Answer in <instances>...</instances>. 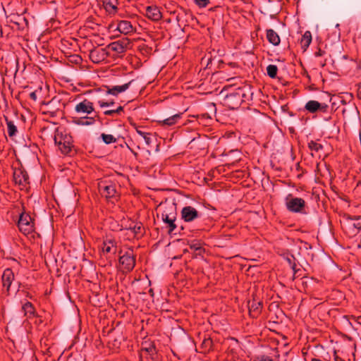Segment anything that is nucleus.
<instances>
[{"label":"nucleus","instance_id":"nucleus-1","mask_svg":"<svg viewBox=\"0 0 361 361\" xmlns=\"http://www.w3.org/2000/svg\"><path fill=\"white\" fill-rule=\"evenodd\" d=\"M75 111L79 114L90 115L94 111V104L90 100L85 99L75 105ZM72 123L78 126H92L95 123V118L88 116H73L72 117Z\"/></svg>","mask_w":361,"mask_h":361},{"label":"nucleus","instance_id":"nucleus-2","mask_svg":"<svg viewBox=\"0 0 361 361\" xmlns=\"http://www.w3.org/2000/svg\"><path fill=\"white\" fill-rule=\"evenodd\" d=\"M54 142L59 150L65 155L70 154L73 147V140L72 136L64 132H59L57 128L54 135Z\"/></svg>","mask_w":361,"mask_h":361},{"label":"nucleus","instance_id":"nucleus-3","mask_svg":"<svg viewBox=\"0 0 361 361\" xmlns=\"http://www.w3.org/2000/svg\"><path fill=\"white\" fill-rule=\"evenodd\" d=\"M161 219L163 222L167 224L166 228L168 229V233L169 235L176 234V230L178 229V225L176 224V208L174 205H171L166 208V209L161 213Z\"/></svg>","mask_w":361,"mask_h":361},{"label":"nucleus","instance_id":"nucleus-4","mask_svg":"<svg viewBox=\"0 0 361 361\" xmlns=\"http://www.w3.org/2000/svg\"><path fill=\"white\" fill-rule=\"evenodd\" d=\"M245 96L242 88H238L234 92L228 94L224 99V105L230 109H237L244 102Z\"/></svg>","mask_w":361,"mask_h":361},{"label":"nucleus","instance_id":"nucleus-5","mask_svg":"<svg viewBox=\"0 0 361 361\" xmlns=\"http://www.w3.org/2000/svg\"><path fill=\"white\" fill-rule=\"evenodd\" d=\"M286 207L288 211L292 213H300L307 214L305 211L306 202L301 197H292L289 194L286 199Z\"/></svg>","mask_w":361,"mask_h":361},{"label":"nucleus","instance_id":"nucleus-6","mask_svg":"<svg viewBox=\"0 0 361 361\" xmlns=\"http://www.w3.org/2000/svg\"><path fill=\"white\" fill-rule=\"evenodd\" d=\"M18 227L21 233L27 235L35 231V219L29 213L23 212L20 214Z\"/></svg>","mask_w":361,"mask_h":361},{"label":"nucleus","instance_id":"nucleus-7","mask_svg":"<svg viewBox=\"0 0 361 361\" xmlns=\"http://www.w3.org/2000/svg\"><path fill=\"white\" fill-rule=\"evenodd\" d=\"M119 264L123 271L130 272L135 265V256L132 250L126 251L119 257Z\"/></svg>","mask_w":361,"mask_h":361},{"label":"nucleus","instance_id":"nucleus-8","mask_svg":"<svg viewBox=\"0 0 361 361\" xmlns=\"http://www.w3.org/2000/svg\"><path fill=\"white\" fill-rule=\"evenodd\" d=\"M98 189L102 197L111 200L116 197V185L110 181H101L98 183Z\"/></svg>","mask_w":361,"mask_h":361},{"label":"nucleus","instance_id":"nucleus-9","mask_svg":"<svg viewBox=\"0 0 361 361\" xmlns=\"http://www.w3.org/2000/svg\"><path fill=\"white\" fill-rule=\"evenodd\" d=\"M131 45L130 39L127 37L113 42L108 45V48L118 54L125 53Z\"/></svg>","mask_w":361,"mask_h":361},{"label":"nucleus","instance_id":"nucleus-10","mask_svg":"<svg viewBox=\"0 0 361 361\" xmlns=\"http://www.w3.org/2000/svg\"><path fill=\"white\" fill-rule=\"evenodd\" d=\"M181 219L185 222H191L201 216V214L191 206L184 207L180 212Z\"/></svg>","mask_w":361,"mask_h":361},{"label":"nucleus","instance_id":"nucleus-11","mask_svg":"<svg viewBox=\"0 0 361 361\" xmlns=\"http://www.w3.org/2000/svg\"><path fill=\"white\" fill-rule=\"evenodd\" d=\"M305 109L311 114H314L317 111L328 113L329 105L325 103H320L315 100H310L305 104Z\"/></svg>","mask_w":361,"mask_h":361},{"label":"nucleus","instance_id":"nucleus-12","mask_svg":"<svg viewBox=\"0 0 361 361\" xmlns=\"http://www.w3.org/2000/svg\"><path fill=\"white\" fill-rule=\"evenodd\" d=\"M109 56V53L104 48H94L90 51L89 58L94 63H99Z\"/></svg>","mask_w":361,"mask_h":361},{"label":"nucleus","instance_id":"nucleus-13","mask_svg":"<svg viewBox=\"0 0 361 361\" xmlns=\"http://www.w3.org/2000/svg\"><path fill=\"white\" fill-rule=\"evenodd\" d=\"M13 179L16 184L25 187L29 184V176L23 168H16L13 171Z\"/></svg>","mask_w":361,"mask_h":361},{"label":"nucleus","instance_id":"nucleus-14","mask_svg":"<svg viewBox=\"0 0 361 361\" xmlns=\"http://www.w3.org/2000/svg\"><path fill=\"white\" fill-rule=\"evenodd\" d=\"M15 279V275L13 270L10 268L6 269L1 276V282L3 288H6V295H10V288L13 281Z\"/></svg>","mask_w":361,"mask_h":361},{"label":"nucleus","instance_id":"nucleus-15","mask_svg":"<svg viewBox=\"0 0 361 361\" xmlns=\"http://www.w3.org/2000/svg\"><path fill=\"white\" fill-rule=\"evenodd\" d=\"M283 258L288 262L291 269L293 271V280L296 277L300 276L298 272L300 271V269L298 268V260L294 255L290 253L288 251L283 252L282 255Z\"/></svg>","mask_w":361,"mask_h":361},{"label":"nucleus","instance_id":"nucleus-16","mask_svg":"<svg viewBox=\"0 0 361 361\" xmlns=\"http://www.w3.org/2000/svg\"><path fill=\"white\" fill-rule=\"evenodd\" d=\"M249 314L252 318H257L261 313L262 309V301L253 298L248 302Z\"/></svg>","mask_w":361,"mask_h":361},{"label":"nucleus","instance_id":"nucleus-17","mask_svg":"<svg viewBox=\"0 0 361 361\" xmlns=\"http://www.w3.org/2000/svg\"><path fill=\"white\" fill-rule=\"evenodd\" d=\"M358 114L357 108L354 104H348L342 109V115L345 120L350 121L351 118H356Z\"/></svg>","mask_w":361,"mask_h":361},{"label":"nucleus","instance_id":"nucleus-18","mask_svg":"<svg viewBox=\"0 0 361 361\" xmlns=\"http://www.w3.org/2000/svg\"><path fill=\"white\" fill-rule=\"evenodd\" d=\"M145 16L153 21H158L161 18V13L156 6H149L145 8Z\"/></svg>","mask_w":361,"mask_h":361},{"label":"nucleus","instance_id":"nucleus-19","mask_svg":"<svg viewBox=\"0 0 361 361\" xmlns=\"http://www.w3.org/2000/svg\"><path fill=\"white\" fill-rule=\"evenodd\" d=\"M22 311L23 312L24 316L27 319H32L34 317H38V314L36 312L35 307L32 302L26 301L22 305Z\"/></svg>","mask_w":361,"mask_h":361},{"label":"nucleus","instance_id":"nucleus-20","mask_svg":"<svg viewBox=\"0 0 361 361\" xmlns=\"http://www.w3.org/2000/svg\"><path fill=\"white\" fill-rule=\"evenodd\" d=\"M133 82V80H130V82L125 83L122 85H116L113 87L106 86V93L114 96H117L119 93L123 92L126 90H127Z\"/></svg>","mask_w":361,"mask_h":361},{"label":"nucleus","instance_id":"nucleus-21","mask_svg":"<svg viewBox=\"0 0 361 361\" xmlns=\"http://www.w3.org/2000/svg\"><path fill=\"white\" fill-rule=\"evenodd\" d=\"M116 30L121 33L128 35L134 32L131 23L128 20H120L118 22Z\"/></svg>","mask_w":361,"mask_h":361},{"label":"nucleus","instance_id":"nucleus-22","mask_svg":"<svg viewBox=\"0 0 361 361\" xmlns=\"http://www.w3.org/2000/svg\"><path fill=\"white\" fill-rule=\"evenodd\" d=\"M106 11L109 15H114L118 10V0H101Z\"/></svg>","mask_w":361,"mask_h":361},{"label":"nucleus","instance_id":"nucleus-23","mask_svg":"<svg viewBox=\"0 0 361 361\" xmlns=\"http://www.w3.org/2000/svg\"><path fill=\"white\" fill-rule=\"evenodd\" d=\"M267 39L274 46H278L281 42L279 35L272 29L267 30Z\"/></svg>","mask_w":361,"mask_h":361},{"label":"nucleus","instance_id":"nucleus-24","mask_svg":"<svg viewBox=\"0 0 361 361\" xmlns=\"http://www.w3.org/2000/svg\"><path fill=\"white\" fill-rule=\"evenodd\" d=\"M4 120L6 121V123L7 125V130H8V135L10 137H13L16 135L18 133V129L16 126L14 124V123L9 120L8 118L6 116H4Z\"/></svg>","mask_w":361,"mask_h":361},{"label":"nucleus","instance_id":"nucleus-25","mask_svg":"<svg viewBox=\"0 0 361 361\" xmlns=\"http://www.w3.org/2000/svg\"><path fill=\"white\" fill-rule=\"evenodd\" d=\"M190 248L194 250L195 255L202 256L205 252L204 248L202 247V243L199 240H194L189 244Z\"/></svg>","mask_w":361,"mask_h":361},{"label":"nucleus","instance_id":"nucleus-26","mask_svg":"<svg viewBox=\"0 0 361 361\" xmlns=\"http://www.w3.org/2000/svg\"><path fill=\"white\" fill-rule=\"evenodd\" d=\"M183 113L176 114L172 116H170L162 121H160L162 126H173L176 124L179 119L182 117Z\"/></svg>","mask_w":361,"mask_h":361},{"label":"nucleus","instance_id":"nucleus-27","mask_svg":"<svg viewBox=\"0 0 361 361\" xmlns=\"http://www.w3.org/2000/svg\"><path fill=\"white\" fill-rule=\"evenodd\" d=\"M312 42V35L310 31H306L304 35L302 36V38L300 39V44L302 46V48H303L305 50L310 46V43Z\"/></svg>","mask_w":361,"mask_h":361},{"label":"nucleus","instance_id":"nucleus-28","mask_svg":"<svg viewBox=\"0 0 361 361\" xmlns=\"http://www.w3.org/2000/svg\"><path fill=\"white\" fill-rule=\"evenodd\" d=\"M129 229L133 232L135 236L141 237L144 234L145 228L141 223H137L133 227H130Z\"/></svg>","mask_w":361,"mask_h":361},{"label":"nucleus","instance_id":"nucleus-29","mask_svg":"<svg viewBox=\"0 0 361 361\" xmlns=\"http://www.w3.org/2000/svg\"><path fill=\"white\" fill-rule=\"evenodd\" d=\"M213 341L210 338H204L202 341L200 348L203 353L209 352L212 348Z\"/></svg>","mask_w":361,"mask_h":361},{"label":"nucleus","instance_id":"nucleus-30","mask_svg":"<svg viewBox=\"0 0 361 361\" xmlns=\"http://www.w3.org/2000/svg\"><path fill=\"white\" fill-rule=\"evenodd\" d=\"M114 248V252H116V247L115 245V242L111 240H109L104 242V247L102 248L103 252L109 253L112 251V249Z\"/></svg>","mask_w":361,"mask_h":361},{"label":"nucleus","instance_id":"nucleus-31","mask_svg":"<svg viewBox=\"0 0 361 361\" xmlns=\"http://www.w3.org/2000/svg\"><path fill=\"white\" fill-rule=\"evenodd\" d=\"M133 126H135V130H136V132L138 135H140V136H142L143 137V139L145 140V143L147 145H150L151 143H152V139L150 137V133H145V132H143L142 130H140L137 126L134 123Z\"/></svg>","mask_w":361,"mask_h":361},{"label":"nucleus","instance_id":"nucleus-32","mask_svg":"<svg viewBox=\"0 0 361 361\" xmlns=\"http://www.w3.org/2000/svg\"><path fill=\"white\" fill-rule=\"evenodd\" d=\"M307 146L311 151H314L316 152L323 149V145L322 144L317 142L314 140L310 141L307 144Z\"/></svg>","mask_w":361,"mask_h":361},{"label":"nucleus","instance_id":"nucleus-33","mask_svg":"<svg viewBox=\"0 0 361 361\" xmlns=\"http://www.w3.org/2000/svg\"><path fill=\"white\" fill-rule=\"evenodd\" d=\"M278 72V68L276 65L270 64L267 67V75L271 78H275Z\"/></svg>","mask_w":361,"mask_h":361},{"label":"nucleus","instance_id":"nucleus-34","mask_svg":"<svg viewBox=\"0 0 361 361\" xmlns=\"http://www.w3.org/2000/svg\"><path fill=\"white\" fill-rule=\"evenodd\" d=\"M101 137L103 142L106 145H109L116 142V138L114 137L112 135L102 133L101 135Z\"/></svg>","mask_w":361,"mask_h":361},{"label":"nucleus","instance_id":"nucleus-35","mask_svg":"<svg viewBox=\"0 0 361 361\" xmlns=\"http://www.w3.org/2000/svg\"><path fill=\"white\" fill-rule=\"evenodd\" d=\"M155 348V344L154 343H150L148 344L145 343L142 344L141 350L142 352H146L147 355H149L150 353H153Z\"/></svg>","mask_w":361,"mask_h":361},{"label":"nucleus","instance_id":"nucleus-36","mask_svg":"<svg viewBox=\"0 0 361 361\" xmlns=\"http://www.w3.org/2000/svg\"><path fill=\"white\" fill-rule=\"evenodd\" d=\"M123 111V106H119L116 109L106 110L104 112L106 116H114L115 114H120Z\"/></svg>","mask_w":361,"mask_h":361},{"label":"nucleus","instance_id":"nucleus-37","mask_svg":"<svg viewBox=\"0 0 361 361\" xmlns=\"http://www.w3.org/2000/svg\"><path fill=\"white\" fill-rule=\"evenodd\" d=\"M194 3L199 8H202L207 7L210 4V0H193Z\"/></svg>","mask_w":361,"mask_h":361},{"label":"nucleus","instance_id":"nucleus-38","mask_svg":"<svg viewBox=\"0 0 361 361\" xmlns=\"http://www.w3.org/2000/svg\"><path fill=\"white\" fill-rule=\"evenodd\" d=\"M148 355L149 356L152 361H159V356L158 355V351L156 348H154V350L153 351V353H150Z\"/></svg>","mask_w":361,"mask_h":361},{"label":"nucleus","instance_id":"nucleus-39","mask_svg":"<svg viewBox=\"0 0 361 361\" xmlns=\"http://www.w3.org/2000/svg\"><path fill=\"white\" fill-rule=\"evenodd\" d=\"M139 51L144 54V53H149L152 50L151 47H149L147 45L143 44L138 47Z\"/></svg>","mask_w":361,"mask_h":361},{"label":"nucleus","instance_id":"nucleus-40","mask_svg":"<svg viewBox=\"0 0 361 361\" xmlns=\"http://www.w3.org/2000/svg\"><path fill=\"white\" fill-rule=\"evenodd\" d=\"M98 104L100 106V107L103 108V107L113 106L114 104V101H111V102L99 101Z\"/></svg>","mask_w":361,"mask_h":361},{"label":"nucleus","instance_id":"nucleus-41","mask_svg":"<svg viewBox=\"0 0 361 361\" xmlns=\"http://www.w3.org/2000/svg\"><path fill=\"white\" fill-rule=\"evenodd\" d=\"M259 361H274L270 357L267 355H261L258 357Z\"/></svg>","mask_w":361,"mask_h":361},{"label":"nucleus","instance_id":"nucleus-42","mask_svg":"<svg viewBox=\"0 0 361 361\" xmlns=\"http://www.w3.org/2000/svg\"><path fill=\"white\" fill-rule=\"evenodd\" d=\"M353 226L357 229V231L361 230V223L360 222H354L353 224Z\"/></svg>","mask_w":361,"mask_h":361},{"label":"nucleus","instance_id":"nucleus-43","mask_svg":"<svg viewBox=\"0 0 361 361\" xmlns=\"http://www.w3.org/2000/svg\"><path fill=\"white\" fill-rule=\"evenodd\" d=\"M30 98L32 99L33 101H36L37 99L36 92H32L30 94Z\"/></svg>","mask_w":361,"mask_h":361},{"label":"nucleus","instance_id":"nucleus-44","mask_svg":"<svg viewBox=\"0 0 361 361\" xmlns=\"http://www.w3.org/2000/svg\"><path fill=\"white\" fill-rule=\"evenodd\" d=\"M357 96L358 99H361V85H358Z\"/></svg>","mask_w":361,"mask_h":361},{"label":"nucleus","instance_id":"nucleus-45","mask_svg":"<svg viewBox=\"0 0 361 361\" xmlns=\"http://www.w3.org/2000/svg\"><path fill=\"white\" fill-rule=\"evenodd\" d=\"M304 247L306 250L312 248V245L307 242H304Z\"/></svg>","mask_w":361,"mask_h":361},{"label":"nucleus","instance_id":"nucleus-46","mask_svg":"<svg viewBox=\"0 0 361 361\" xmlns=\"http://www.w3.org/2000/svg\"><path fill=\"white\" fill-rule=\"evenodd\" d=\"M128 147L129 148V149L130 150V152L134 154V156L135 157H137L138 156V154L135 152H134L131 148H130V147L128 146Z\"/></svg>","mask_w":361,"mask_h":361},{"label":"nucleus","instance_id":"nucleus-47","mask_svg":"<svg viewBox=\"0 0 361 361\" xmlns=\"http://www.w3.org/2000/svg\"><path fill=\"white\" fill-rule=\"evenodd\" d=\"M315 55H316L317 56H322V51H321V50H319V51H317V52H316V53H315Z\"/></svg>","mask_w":361,"mask_h":361},{"label":"nucleus","instance_id":"nucleus-48","mask_svg":"<svg viewBox=\"0 0 361 361\" xmlns=\"http://www.w3.org/2000/svg\"><path fill=\"white\" fill-rule=\"evenodd\" d=\"M184 230V227L183 226H180V229L178 231V233L180 234V231Z\"/></svg>","mask_w":361,"mask_h":361},{"label":"nucleus","instance_id":"nucleus-49","mask_svg":"<svg viewBox=\"0 0 361 361\" xmlns=\"http://www.w3.org/2000/svg\"><path fill=\"white\" fill-rule=\"evenodd\" d=\"M335 360L336 361H343L341 358H339L338 356H336L335 357Z\"/></svg>","mask_w":361,"mask_h":361},{"label":"nucleus","instance_id":"nucleus-50","mask_svg":"<svg viewBox=\"0 0 361 361\" xmlns=\"http://www.w3.org/2000/svg\"><path fill=\"white\" fill-rule=\"evenodd\" d=\"M311 361H322V360H319V359H318V358H312V359L311 360Z\"/></svg>","mask_w":361,"mask_h":361},{"label":"nucleus","instance_id":"nucleus-51","mask_svg":"<svg viewBox=\"0 0 361 361\" xmlns=\"http://www.w3.org/2000/svg\"><path fill=\"white\" fill-rule=\"evenodd\" d=\"M307 77L310 79V76L309 75H307Z\"/></svg>","mask_w":361,"mask_h":361}]
</instances>
